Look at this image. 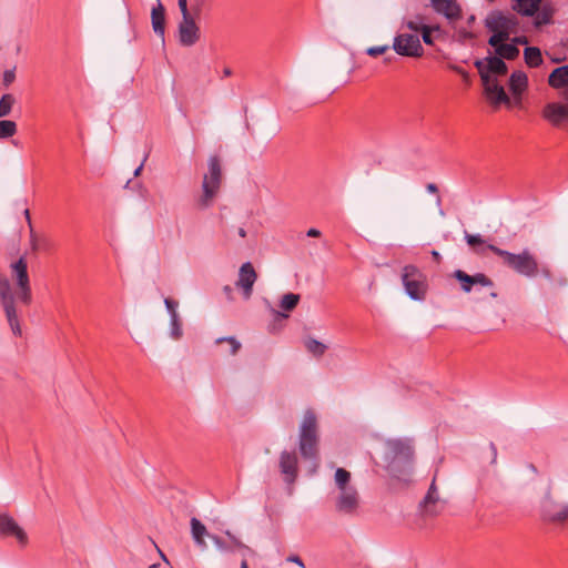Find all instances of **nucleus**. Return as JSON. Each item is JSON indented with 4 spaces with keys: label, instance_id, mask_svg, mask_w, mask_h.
<instances>
[{
    "label": "nucleus",
    "instance_id": "obj_6",
    "mask_svg": "<svg viewBox=\"0 0 568 568\" xmlns=\"http://www.w3.org/2000/svg\"><path fill=\"white\" fill-rule=\"evenodd\" d=\"M334 509L338 515L357 517L362 510V499L356 487L338 490L334 497Z\"/></svg>",
    "mask_w": 568,
    "mask_h": 568
},
{
    "label": "nucleus",
    "instance_id": "obj_19",
    "mask_svg": "<svg viewBox=\"0 0 568 568\" xmlns=\"http://www.w3.org/2000/svg\"><path fill=\"white\" fill-rule=\"evenodd\" d=\"M191 526V536L195 544V546L201 549L202 551H205L207 549V544L205 541V537L214 536L213 534H210L205 527L204 524L196 517H192L190 520Z\"/></svg>",
    "mask_w": 568,
    "mask_h": 568
},
{
    "label": "nucleus",
    "instance_id": "obj_43",
    "mask_svg": "<svg viewBox=\"0 0 568 568\" xmlns=\"http://www.w3.org/2000/svg\"><path fill=\"white\" fill-rule=\"evenodd\" d=\"M164 305H165V308L170 315V317L174 316V315H179L178 313V307H179V303L172 298H164Z\"/></svg>",
    "mask_w": 568,
    "mask_h": 568
},
{
    "label": "nucleus",
    "instance_id": "obj_18",
    "mask_svg": "<svg viewBox=\"0 0 568 568\" xmlns=\"http://www.w3.org/2000/svg\"><path fill=\"white\" fill-rule=\"evenodd\" d=\"M485 94L487 100L494 105L499 106L500 104L510 105V99L507 95L503 85H500L495 78L487 79V82H483Z\"/></svg>",
    "mask_w": 568,
    "mask_h": 568
},
{
    "label": "nucleus",
    "instance_id": "obj_40",
    "mask_svg": "<svg viewBox=\"0 0 568 568\" xmlns=\"http://www.w3.org/2000/svg\"><path fill=\"white\" fill-rule=\"evenodd\" d=\"M474 285H480V286H493V281L486 276L484 273H476L473 275Z\"/></svg>",
    "mask_w": 568,
    "mask_h": 568
},
{
    "label": "nucleus",
    "instance_id": "obj_23",
    "mask_svg": "<svg viewBox=\"0 0 568 568\" xmlns=\"http://www.w3.org/2000/svg\"><path fill=\"white\" fill-rule=\"evenodd\" d=\"M438 499L439 495L434 479L432 485L429 486L426 496L420 503V506L424 508L425 514L429 516H436L438 514V510L435 508V504L438 501Z\"/></svg>",
    "mask_w": 568,
    "mask_h": 568
},
{
    "label": "nucleus",
    "instance_id": "obj_57",
    "mask_svg": "<svg viewBox=\"0 0 568 568\" xmlns=\"http://www.w3.org/2000/svg\"><path fill=\"white\" fill-rule=\"evenodd\" d=\"M143 169V162L134 170L133 175L136 178L140 175L141 171Z\"/></svg>",
    "mask_w": 568,
    "mask_h": 568
},
{
    "label": "nucleus",
    "instance_id": "obj_60",
    "mask_svg": "<svg viewBox=\"0 0 568 568\" xmlns=\"http://www.w3.org/2000/svg\"><path fill=\"white\" fill-rule=\"evenodd\" d=\"M562 89H564L562 97L568 102V84L566 87H564Z\"/></svg>",
    "mask_w": 568,
    "mask_h": 568
},
{
    "label": "nucleus",
    "instance_id": "obj_45",
    "mask_svg": "<svg viewBox=\"0 0 568 568\" xmlns=\"http://www.w3.org/2000/svg\"><path fill=\"white\" fill-rule=\"evenodd\" d=\"M388 50H389L388 45H376V47H369L366 50V53L368 55H371V57H376V55H379V54H384Z\"/></svg>",
    "mask_w": 568,
    "mask_h": 568
},
{
    "label": "nucleus",
    "instance_id": "obj_27",
    "mask_svg": "<svg viewBox=\"0 0 568 568\" xmlns=\"http://www.w3.org/2000/svg\"><path fill=\"white\" fill-rule=\"evenodd\" d=\"M495 48V53L501 59L514 60L519 55V49L515 44L499 42L496 45H491Z\"/></svg>",
    "mask_w": 568,
    "mask_h": 568
},
{
    "label": "nucleus",
    "instance_id": "obj_35",
    "mask_svg": "<svg viewBox=\"0 0 568 568\" xmlns=\"http://www.w3.org/2000/svg\"><path fill=\"white\" fill-rule=\"evenodd\" d=\"M532 17H534L532 23H534L535 28H540L542 26L552 23V19L546 12L541 11L540 9H538V11Z\"/></svg>",
    "mask_w": 568,
    "mask_h": 568
},
{
    "label": "nucleus",
    "instance_id": "obj_26",
    "mask_svg": "<svg viewBox=\"0 0 568 568\" xmlns=\"http://www.w3.org/2000/svg\"><path fill=\"white\" fill-rule=\"evenodd\" d=\"M524 59L529 68H537L544 63L541 50L538 47H526Z\"/></svg>",
    "mask_w": 568,
    "mask_h": 568
},
{
    "label": "nucleus",
    "instance_id": "obj_2",
    "mask_svg": "<svg viewBox=\"0 0 568 568\" xmlns=\"http://www.w3.org/2000/svg\"><path fill=\"white\" fill-rule=\"evenodd\" d=\"M298 450L308 463V475L313 476L318 468V434L317 418L314 412L306 410L300 426Z\"/></svg>",
    "mask_w": 568,
    "mask_h": 568
},
{
    "label": "nucleus",
    "instance_id": "obj_51",
    "mask_svg": "<svg viewBox=\"0 0 568 568\" xmlns=\"http://www.w3.org/2000/svg\"><path fill=\"white\" fill-rule=\"evenodd\" d=\"M306 235L310 237H318L321 235V231L317 229H310Z\"/></svg>",
    "mask_w": 568,
    "mask_h": 568
},
{
    "label": "nucleus",
    "instance_id": "obj_7",
    "mask_svg": "<svg viewBox=\"0 0 568 568\" xmlns=\"http://www.w3.org/2000/svg\"><path fill=\"white\" fill-rule=\"evenodd\" d=\"M405 293L413 301H423L426 296V283L422 272L414 265H406L402 272Z\"/></svg>",
    "mask_w": 568,
    "mask_h": 568
},
{
    "label": "nucleus",
    "instance_id": "obj_39",
    "mask_svg": "<svg viewBox=\"0 0 568 568\" xmlns=\"http://www.w3.org/2000/svg\"><path fill=\"white\" fill-rule=\"evenodd\" d=\"M465 241L471 247L484 245L486 243L485 239L480 234H470L468 232H465Z\"/></svg>",
    "mask_w": 568,
    "mask_h": 568
},
{
    "label": "nucleus",
    "instance_id": "obj_22",
    "mask_svg": "<svg viewBox=\"0 0 568 568\" xmlns=\"http://www.w3.org/2000/svg\"><path fill=\"white\" fill-rule=\"evenodd\" d=\"M300 298H301V296L298 294H295V293L284 294L282 296L281 301H280V307L284 312L272 310L274 316L276 318H287L288 314L285 313V312L293 311L297 306V304L300 302Z\"/></svg>",
    "mask_w": 568,
    "mask_h": 568
},
{
    "label": "nucleus",
    "instance_id": "obj_50",
    "mask_svg": "<svg viewBox=\"0 0 568 568\" xmlns=\"http://www.w3.org/2000/svg\"><path fill=\"white\" fill-rule=\"evenodd\" d=\"M511 43L515 44L516 47L518 44H527L528 43V39L525 36L515 37V38L511 39Z\"/></svg>",
    "mask_w": 568,
    "mask_h": 568
},
{
    "label": "nucleus",
    "instance_id": "obj_24",
    "mask_svg": "<svg viewBox=\"0 0 568 568\" xmlns=\"http://www.w3.org/2000/svg\"><path fill=\"white\" fill-rule=\"evenodd\" d=\"M548 84L557 90L568 85V64L554 69L548 77Z\"/></svg>",
    "mask_w": 568,
    "mask_h": 568
},
{
    "label": "nucleus",
    "instance_id": "obj_33",
    "mask_svg": "<svg viewBox=\"0 0 568 568\" xmlns=\"http://www.w3.org/2000/svg\"><path fill=\"white\" fill-rule=\"evenodd\" d=\"M16 132H17L16 122L10 121V120L0 121V140L11 138L16 134Z\"/></svg>",
    "mask_w": 568,
    "mask_h": 568
},
{
    "label": "nucleus",
    "instance_id": "obj_36",
    "mask_svg": "<svg viewBox=\"0 0 568 568\" xmlns=\"http://www.w3.org/2000/svg\"><path fill=\"white\" fill-rule=\"evenodd\" d=\"M474 65L477 68L481 82H487V79L491 78L488 74V64H487V57L484 59H478L474 62Z\"/></svg>",
    "mask_w": 568,
    "mask_h": 568
},
{
    "label": "nucleus",
    "instance_id": "obj_47",
    "mask_svg": "<svg viewBox=\"0 0 568 568\" xmlns=\"http://www.w3.org/2000/svg\"><path fill=\"white\" fill-rule=\"evenodd\" d=\"M178 6L182 13V18L191 17V13L187 9V0H178Z\"/></svg>",
    "mask_w": 568,
    "mask_h": 568
},
{
    "label": "nucleus",
    "instance_id": "obj_8",
    "mask_svg": "<svg viewBox=\"0 0 568 568\" xmlns=\"http://www.w3.org/2000/svg\"><path fill=\"white\" fill-rule=\"evenodd\" d=\"M0 301L12 333L17 336H20L21 327L14 305L16 296L12 293L9 280L3 276H0Z\"/></svg>",
    "mask_w": 568,
    "mask_h": 568
},
{
    "label": "nucleus",
    "instance_id": "obj_62",
    "mask_svg": "<svg viewBox=\"0 0 568 568\" xmlns=\"http://www.w3.org/2000/svg\"><path fill=\"white\" fill-rule=\"evenodd\" d=\"M237 234L241 236V237H245L246 236V231L243 229V227H240L237 230Z\"/></svg>",
    "mask_w": 568,
    "mask_h": 568
},
{
    "label": "nucleus",
    "instance_id": "obj_5",
    "mask_svg": "<svg viewBox=\"0 0 568 568\" xmlns=\"http://www.w3.org/2000/svg\"><path fill=\"white\" fill-rule=\"evenodd\" d=\"M207 173L204 174L202 181V195L199 197L197 204L204 210L213 204L222 181V169L220 159L212 155L207 161Z\"/></svg>",
    "mask_w": 568,
    "mask_h": 568
},
{
    "label": "nucleus",
    "instance_id": "obj_61",
    "mask_svg": "<svg viewBox=\"0 0 568 568\" xmlns=\"http://www.w3.org/2000/svg\"><path fill=\"white\" fill-rule=\"evenodd\" d=\"M196 3V12L201 10V6L203 4L204 0H193Z\"/></svg>",
    "mask_w": 568,
    "mask_h": 568
},
{
    "label": "nucleus",
    "instance_id": "obj_3",
    "mask_svg": "<svg viewBox=\"0 0 568 568\" xmlns=\"http://www.w3.org/2000/svg\"><path fill=\"white\" fill-rule=\"evenodd\" d=\"M519 26L518 18L510 12L500 10L490 11L485 18V27L493 34L488 39L489 45L509 40L511 33L516 32Z\"/></svg>",
    "mask_w": 568,
    "mask_h": 568
},
{
    "label": "nucleus",
    "instance_id": "obj_34",
    "mask_svg": "<svg viewBox=\"0 0 568 568\" xmlns=\"http://www.w3.org/2000/svg\"><path fill=\"white\" fill-rule=\"evenodd\" d=\"M183 335L182 323L180 320V315H174L170 317V336L173 339H180Z\"/></svg>",
    "mask_w": 568,
    "mask_h": 568
},
{
    "label": "nucleus",
    "instance_id": "obj_25",
    "mask_svg": "<svg viewBox=\"0 0 568 568\" xmlns=\"http://www.w3.org/2000/svg\"><path fill=\"white\" fill-rule=\"evenodd\" d=\"M528 85V78L524 71H514L509 78V88L513 94L520 95Z\"/></svg>",
    "mask_w": 568,
    "mask_h": 568
},
{
    "label": "nucleus",
    "instance_id": "obj_59",
    "mask_svg": "<svg viewBox=\"0 0 568 568\" xmlns=\"http://www.w3.org/2000/svg\"><path fill=\"white\" fill-rule=\"evenodd\" d=\"M436 205L439 207V213H440L442 215H444V211H443V209L440 207V206H442V199H440V196H437V199H436Z\"/></svg>",
    "mask_w": 568,
    "mask_h": 568
},
{
    "label": "nucleus",
    "instance_id": "obj_28",
    "mask_svg": "<svg viewBox=\"0 0 568 568\" xmlns=\"http://www.w3.org/2000/svg\"><path fill=\"white\" fill-rule=\"evenodd\" d=\"M487 64H488V74L491 77V74L495 75H505L508 71V67L505 63L504 59L496 55H488L487 57Z\"/></svg>",
    "mask_w": 568,
    "mask_h": 568
},
{
    "label": "nucleus",
    "instance_id": "obj_14",
    "mask_svg": "<svg viewBox=\"0 0 568 568\" xmlns=\"http://www.w3.org/2000/svg\"><path fill=\"white\" fill-rule=\"evenodd\" d=\"M429 6L438 16L444 17L450 24L462 19V6L457 0H429Z\"/></svg>",
    "mask_w": 568,
    "mask_h": 568
},
{
    "label": "nucleus",
    "instance_id": "obj_42",
    "mask_svg": "<svg viewBox=\"0 0 568 568\" xmlns=\"http://www.w3.org/2000/svg\"><path fill=\"white\" fill-rule=\"evenodd\" d=\"M433 30H439V27H428V26H423L420 28V31H422V38H423V41L426 43V44H433V38H432V31Z\"/></svg>",
    "mask_w": 568,
    "mask_h": 568
},
{
    "label": "nucleus",
    "instance_id": "obj_37",
    "mask_svg": "<svg viewBox=\"0 0 568 568\" xmlns=\"http://www.w3.org/2000/svg\"><path fill=\"white\" fill-rule=\"evenodd\" d=\"M23 214H24L27 223H28V225L30 227V245H31V248H32V251H38L39 250L38 237H37L36 233L33 231V227H32V222H31V217H30V211L28 209H26Z\"/></svg>",
    "mask_w": 568,
    "mask_h": 568
},
{
    "label": "nucleus",
    "instance_id": "obj_54",
    "mask_svg": "<svg viewBox=\"0 0 568 568\" xmlns=\"http://www.w3.org/2000/svg\"><path fill=\"white\" fill-rule=\"evenodd\" d=\"M490 449H491V452H493V459H491V463H495V462H496V458H497V448H496V446H495L493 443H490Z\"/></svg>",
    "mask_w": 568,
    "mask_h": 568
},
{
    "label": "nucleus",
    "instance_id": "obj_30",
    "mask_svg": "<svg viewBox=\"0 0 568 568\" xmlns=\"http://www.w3.org/2000/svg\"><path fill=\"white\" fill-rule=\"evenodd\" d=\"M304 345L305 348L315 357H321L327 349L325 344L312 337L306 338Z\"/></svg>",
    "mask_w": 568,
    "mask_h": 568
},
{
    "label": "nucleus",
    "instance_id": "obj_20",
    "mask_svg": "<svg viewBox=\"0 0 568 568\" xmlns=\"http://www.w3.org/2000/svg\"><path fill=\"white\" fill-rule=\"evenodd\" d=\"M158 1V6L152 9L151 12V20H152V28L156 36H159L164 42V34H165V16H164V7L162 6L160 0Z\"/></svg>",
    "mask_w": 568,
    "mask_h": 568
},
{
    "label": "nucleus",
    "instance_id": "obj_46",
    "mask_svg": "<svg viewBox=\"0 0 568 568\" xmlns=\"http://www.w3.org/2000/svg\"><path fill=\"white\" fill-rule=\"evenodd\" d=\"M14 79H16L14 69L4 71V73H3L4 85H9L10 83H12L14 81Z\"/></svg>",
    "mask_w": 568,
    "mask_h": 568
},
{
    "label": "nucleus",
    "instance_id": "obj_48",
    "mask_svg": "<svg viewBox=\"0 0 568 568\" xmlns=\"http://www.w3.org/2000/svg\"><path fill=\"white\" fill-rule=\"evenodd\" d=\"M225 535L230 538L231 542L237 547V548H242L244 547V545L242 544V541L235 536L233 535L230 530H226L225 531Z\"/></svg>",
    "mask_w": 568,
    "mask_h": 568
},
{
    "label": "nucleus",
    "instance_id": "obj_53",
    "mask_svg": "<svg viewBox=\"0 0 568 568\" xmlns=\"http://www.w3.org/2000/svg\"><path fill=\"white\" fill-rule=\"evenodd\" d=\"M538 273H541V275L547 278V280H551V273L550 271L547 268V267H542L541 270H539Z\"/></svg>",
    "mask_w": 568,
    "mask_h": 568
},
{
    "label": "nucleus",
    "instance_id": "obj_55",
    "mask_svg": "<svg viewBox=\"0 0 568 568\" xmlns=\"http://www.w3.org/2000/svg\"><path fill=\"white\" fill-rule=\"evenodd\" d=\"M453 70L456 71L457 73L462 74L465 79H467L468 74L462 68L453 67Z\"/></svg>",
    "mask_w": 568,
    "mask_h": 568
},
{
    "label": "nucleus",
    "instance_id": "obj_1",
    "mask_svg": "<svg viewBox=\"0 0 568 568\" xmlns=\"http://www.w3.org/2000/svg\"><path fill=\"white\" fill-rule=\"evenodd\" d=\"M383 463L386 471L402 481H409L414 470L415 449L408 437L388 438L384 442Z\"/></svg>",
    "mask_w": 568,
    "mask_h": 568
},
{
    "label": "nucleus",
    "instance_id": "obj_21",
    "mask_svg": "<svg viewBox=\"0 0 568 568\" xmlns=\"http://www.w3.org/2000/svg\"><path fill=\"white\" fill-rule=\"evenodd\" d=\"M541 2L542 0H511V9L523 17H532Z\"/></svg>",
    "mask_w": 568,
    "mask_h": 568
},
{
    "label": "nucleus",
    "instance_id": "obj_16",
    "mask_svg": "<svg viewBox=\"0 0 568 568\" xmlns=\"http://www.w3.org/2000/svg\"><path fill=\"white\" fill-rule=\"evenodd\" d=\"M178 31L179 41L184 47H191L200 39V28L192 16L182 18Z\"/></svg>",
    "mask_w": 568,
    "mask_h": 568
},
{
    "label": "nucleus",
    "instance_id": "obj_63",
    "mask_svg": "<svg viewBox=\"0 0 568 568\" xmlns=\"http://www.w3.org/2000/svg\"><path fill=\"white\" fill-rule=\"evenodd\" d=\"M231 74H232V70L230 68H224L223 75L224 77H230Z\"/></svg>",
    "mask_w": 568,
    "mask_h": 568
},
{
    "label": "nucleus",
    "instance_id": "obj_58",
    "mask_svg": "<svg viewBox=\"0 0 568 568\" xmlns=\"http://www.w3.org/2000/svg\"><path fill=\"white\" fill-rule=\"evenodd\" d=\"M223 291H224V293H225L229 297H231L232 292H233V290H232V287H231V286H229V285L224 286Z\"/></svg>",
    "mask_w": 568,
    "mask_h": 568
},
{
    "label": "nucleus",
    "instance_id": "obj_41",
    "mask_svg": "<svg viewBox=\"0 0 568 568\" xmlns=\"http://www.w3.org/2000/svg\"><path fill=\"white\" fill-rule=\"evenodd\" d=\"M210 539L213 541L217 550L221 552H230L232 551V548L219 536H210Z\"/></svg>",
    "mask_w": 568,
    "mask_h": 568
},
{
    "label": "nucleus",
    "instance_id": "obj_15",
    "mask_svg": "<svg viewBox=\"0 0 568 568\" xmlns=\"http://www.w3.org/2000/svg\"><path fill=\"white\" fill-rule=\"evenodd\" d=\"M257 274L251 262H245L239 270V278L235 283L236 287L242 291L245 300H248L253 293V285L256 282Z\"/></svg>",
    "mask_w": 568,
    "mask_h": 568
},
{
    "label": "nucleus",
    "instance_id": "obj_38",
    "mask_svg": "<svg viewBox=\"0 0 568 568\" xmlns=\"http://www.w3.org/2000/svg\"><path fill=\"white\" fill-rule=\"evenodd\" d=\"M227 342L230 344V354L235 355L241 348V343L233 336L220 337L215 341L216 344Z\"/></svg>",
    "mask_w": 568,
    "mask_h": 568
},
{
    "label": "nucleus",
    "instance_id": "obj_29",
    "mask_svg": "<svg viewBox=\"0 0 568 568\" xmlns=\"http://www.w3.org/2000/svg\"><path fill=\"white\" fill-rule=\"evenodd\" d=\"M334 483L338 490L355 487L351 484V473L345 468H337L334 475Z\"/></svg>",
    "mask_w": 568,
    "mask_h": 568
},
{
    "label": "nucleus",
    "instance_id": "obj_52",
    "mask_svg": "<svg viewBox=\"0 0 568 568\" xmlns=\"http://www.w3.org/2000/svg\"><path fill=\"white\" fill-rule=\"evenodd\" d=\"M426 190H427V192L434 193V194L438 192V187L435 183H428L426 185Z\"/></svg>",
    "mask_w": 568,
    "mask_h": 568
},
{
    "label": "nucleus",
    "instance_id": "obj_11",
    "mask_svg": "<svg viewBox=\"0 0 568 568\" xmlns=\"http://www.w3.org/2000/svg\"><path fill=\"white\" fill-rule=\"evenodd\" d=\"M0 536L14 538L20 547H26L29 542L24 529L8 513H0Z\"/></svg>",
    "mask_w": 568,
    "mask_h": 568
},
{
    "label": "nucleus",
    "instance_id": "obj_4",
    "mask_svg": "<svg viewBox=\"0 0 568 568\" xmlns=\"http://www.w3.org/2000/svg\"><path fill=\"white\" fill-rule=\"evenodd\" d=\"M487 248L500 256L508 267L523 276L531 278L539 272L538 262L528 248H524L519 254L508 252L493 244H488Z\"/></svg>",
    "mask_w": 568,
    "mask_h": 568
},
{
    "label": "nucleus",
    "instance_id": "obj_49",
    "mask_svg": "<svg viewBox=\"0 0 568 568\" xmlns=\"http://www.w3.org/2000/svg\"><path fill=\"white\" fill-rule=\"evenodd\" d=\"M286 561L294 562V564H296L300 568H305V565H304L303 560H302L298 556H296V555L288 556V557L286 558Z\"/></svg>",
    "mask_w": 568,
    "mask_h": 568
},
{
    "label": "nucleus",
    "instance_id": "obj_13",
    "mask_svg": "<svg viewBox=\"0 0 568 568\" xmlns=\"http://www.w3.org/2000/svg\"><path fill=\"white\" fill-rule=\"evenodd\" d=\"M541 515L545 520L561 523L568 519V504L555 501L547 493L541 503Z\"/></svg>",
    "mask_w": 568,
    "mask_h": 568
},
{
    "label": "nucleus",
    "instance_id": "obj_10",
    "mask_svg": "<svg viewBox=\"0 0 568 568\" xmlns=\"http://www.w3.org/2000/svg\"><path fill=\"white\" fill-rule=\"evenodd\" d=\"M393 49L403 57H420L423 45L418 36L412 33H402L394 38Z\"/></svg>",
    "mask_w": 568,
    "mask_h": 568
},
{
    "label": "nucleus",
    "instance_id": "obj_56",
    "mask_svg": "<svg viewBox=\"0 0 568 568\" xmlns=\"http://www.w3.org/2000/svg\"><path fill=\"white\" fill-rule=\"evenodd\" d=\"M407 28H408V29H410V30H413V31H417V30H418L417 24H416L415 22H413V21H409V22L407 23Z\"/></svg>",
    "mask_w": 568,
    "mask_h": 568
},
{
    "label": "nucleus",
    "instance_id": "obj_9",
    "mask_svg": "<svg viewBox=\"0 0 568 568\" xmlns=\"http://www.w3.org/2000/svg\"><path fill=\"white\" fill-rule=\"evenodd\" d=\"M12 277L17 284V300L23 304L31 302V287L28 275L27 260L21 256L18 261L11 264Z\"/></svg>",
    "mask_w": 568,
    "mask_h": 568
},
{
    "label": "nucleus",
    "instance_id": "obj_12",
    "mask_svg": "<svg viewBox=\"0 0 568 568\" xmlns=\"http://www.w3.org/2000/svg\"><path fill=\"white\" fill-rule=\"evenodd\" d=\"M542 116L551 125L568 130V104L560 102L547 103L542 110Z\"/></svg>",
    "mask_w": 568,
    "mask_h": 568
},
{
    "label": "nucleus",
    "instance_id": "obj_17",
    "mask_svg": "<svg viewBox=\"0 0 568 568\" xmlns=\"http://www.w3.org/2000/svg\"><path fill=\"white\" fill-rule=\"evenodd\" d=\"M280 470L287 484H293L298 474V459L295 452L283 450L280 455Z\"/></svg>",
    "mask_w": 568,
    "mask_h": 568
},
{
    "label": "nucleus",
    "instance_id": "obj_31",
    "mask_svg": "<svg viewBox=\"0 0 568 568\" xmlns=\"http://www.w3.org/2000/svg\"><path fill=\"white\" fill-rule=\"evenodd\" d=\"M454 277L460 282V285H462V290L465 292V293H470L471 292V288L474 286V281H473V275H469L467 273H465L464 271L462 270H456L454 272Z\"/></svg>",
    "mask_w": 568,
    "mask_h": 568
},
{
    "label": "nucleus",
    "instance_id": "obj_64",
    "mask_svg": "<svg viewBox=\"0 0 568 568\" xmlns=\"http://www.w3.org/2000/svg\"><path fill=\"white\" fill-rule=\"evenodd\" d=\"M240 568H248L247 561L243 560Z\"/></svg>",
    "mask_w": 568,
    "mask_h": 568
},
{
    "label": "nucleus",
    "instance_id": "obj_44",
    "mask_svg": "<svg viewBox=\"0 0 568 568\" xmlns=\"http://www.w3.org/2000/svg\"><path fill=\"white\" fill-rule=\"evenodd\" d=\"M539 9L544 12H546L551 19L556 12V8L554 6V3L549 0H542L541 2V6L539 7Z\"/></svg>",
    "mask_w": 568,
    "mask_h": 568
},
{
    "label": "nucleus",
    "instance_id": "obj_32",
    "mask_svg": "<svg viewBox=\"0 0 568 568\" xmlns=\"http://www.w3.org/2000/svg\"><path fill=\"white\" fill-rule=\"evenodd\" d=\"M16 99L12 94H3L0 99V118H4L10 114Z\"/></svg>",
    "mask_w": 568,
    "mask_h": 568
}]
</instances>
